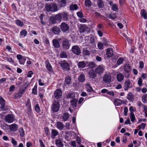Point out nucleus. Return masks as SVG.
I'll return each mask as SVG.
<instances>
[{
    "mask_svg": "<svg viewBox=\"0 0 147 147\" xmlns=\"http://www.w3.org/2000/svg\"><path fill=\"white\" fill-rule=\"evenodd\" d=\"M90 77L91 78H94L96 76V73L93 70H90L89 72Z\"/></svg>",
    "mask_w": 147,
    "mask_h": 147,
    "instance_id": "25",
    "label": "nucleus"
},
{
    "mask_svg": "<svg viewBox=\"0 0 147 147\" xmlns=\"http://www.w3.org/2000/svg\"><path fill=\"white\" fill-rule=\"evenodd\" d=\"M123 101L118 99H116L114 100V103L115 106H119L121 105Z\"/></svg>",
    "mask_w": 147,
    "mask_h": 147,
    "instance_id": "27",
    "label": "nucleus"
},
{
    "mask_svg": "<svg viewBox=\"0 0 147 147\" xmlns=\"http://www.w3.org/2000/svg\"><path fill=\"white\" fill-rule=\"evenodd\" d=\"M27 34V32L26 30H22L20 32V36L22 37H25L26 36Z\"/></svg>",
    "mask_w": 147,
    "mask_h": 147,
    "instance_id": "39",
    "label": "nucleus"
},
{
    "mask_svg": "<svg viewBox=\"0 0 147 147\" xmlns=\"http://www.w3.org/2000/svg\"><path fill=\"white\" fill-rule=\"evenodd\" d=\"M146 126V124L144 123H142L139 125V127L140 129H144Z\"/></svg>",
    "mask_w": 147,
    "mask_h": 147,
    "instance_id": "60",
    "label": "nucleus"
},
{
    "mask_svg": "<svg viewBox=\"0 0 147 147\" xmlns=\"http://www.w3.org/2000/svg\"><path fill=\"white\" fill-rule=\"evenodd\" d=\"M113 54V51L111 48H108L107 49L106 55L109 58L111 57Z\"/></svg>",
    "mask_w": 147,
    "mask_h": 147,
    "instance_id": "13",
    "label": "nucleus"
},
{
    "mask_svg": "<svg viewBox=\"0 0 147 147\" xmlns=\"http://www.w3.org/2000/svg\"><path fill=\"white\" fill-rule=\"evenodd\" d=\"M60 105L58 102L55 101L53 102L51 108L52 111L54 112H57L59 109Z\"/></svg>",
    "mask_w": 147,
    "mask_h": 147,
    "instance_id": "2",
    "label": "nucleus"
},
{
    "mask_svg": "<svg viewBox=\"0 0 147 147\" xmlns=\"http://www.w3.org/2000/svg\"><path fill=\"white\" fill-rule=\"evenodd\" d=\"M37 87L36 86H34L33 88L32 89V93L34 94H37Z\"/></svg>",
    "mask_w": 147,
    "mask_h": 147,
    "instance_id": "52",
    "label": "nucleus"
},
{
    "mask_svg": "<svg viewBox=\"0 0 147 147\" xmlns=\"http://www.w3.org/2000/svg\"><path fill=\"white\" fill-rule=\"evenodd\" d=\"M46 67L47 69L50 72H52L53 71L52 66L49 61H47L46 62Z\"/></svg>",
    "mask_w": 147,
    "mask_h": 147,
    "instance_id": "23",
    "label": "nucleus"
},
{
    "mask_svg": "<svg viewBox=\"0 0 147 147\" xmlns=\"http://www.w3.org/2000/svg\"><path fill=\"white\" fill-rule=\"evenodd\" d=\"M112 9L114 11H116L118 9V7L115 4H113L112 6Z\"/></svg>",
    "mask_w": 147,
    "mask_h": 147,
    "instance_id": "55",
    "label": "nucleus"
},
{
    "mask_svg": "<svg viewBox=\"0 0 147 147\" xmlns=\"http://www.w3.org/2000/svg\"><path fill=\"white\" fill-rule=\"evenodd\" d=\"M16 23L17 25L20 27H22L24 25L23 23L19 20H17L16 21Z\"/></svg>",
    "mask_w": 147,
    "mask_h": 147,
    "instance_id": "41",
    "label": "nucleus"
},
{
    "mask_svg": "<svg viewBox=\"0 0 147 147\" xmlns=\"http://www.w3.org/2000/svg\"><path fill=\"white\" fill-rule=\"evenodd\" d=\"M60 57L61 58H65L66 57V55L65 53L64 52H62L60 55Z\"/></svg>",
    "mask_w": 147,
    "mask_h": 147,
    "instance_id": "61",
    "label": "nucleus"
},
{
    "mask_svg": "<svg viewBox=\"0 0 147 147\" xmlns=\"http://www.w3.org/2000/svg\"><path fill=\"white\" fill-rule=\"evenodd\" d=\"M85 5L87 7H89L91 6V3L90 0H85Z\"/></svg>",
    "mask_w": 147,
    "mask_h": 147,
    "instance_id": "44",
    "label": "nucleus"
},
{
    "mask_svg": "<svg viewBox=\"0 0 147 147\" xmlns=\"http://www.w3.org/2000/svg\"><path fill=\"white\" fill-rule=\"evenodd\" d=\"M142 102L144 103H146L147 102V94H144L142 95Z\"/></svg>",
    "mask_w": 147,
    "mask_h": 147,
    "instance_id": "31",
    "label": "nucleus"
},
{
    "mask_svg": "<svg viewBox=\"0 0 147 147\" xmlns=\"http://www.w3.org/2000/svg\"><path fill=\"white\" fill-rule=\"evenodd\" d=\"M25 89L21 88L20 89L19 92L15 95V97L17 98H21L22 95L24 93Z\"/></svg>",
    "mask_w": 147,
    "mask_h": 147,
    "instance_id": "10",
    "label": "nucleus"
},
{
    "mask_svg": "<svg viewBox=\"0 0 147 147\" xmlns=\"http://www.w3.org/2000/svg\"><path fill=\"white\" fill-rule=\"evenodd\" d=\"M52 43L53 45L55 47L58 48L59 47L60 44L57 40L56 39H53L52 40Z\"/></svg>",
    "mask_w": 147,
    "mask_h": 147,
    "instance_id": "22",
    "label": "nucleus"
},
{
    "mask_svg": "<svg viewBox=\"0 0 147 147\" xmlns=\"http://www.w3.org/2000/svg\"><path fill=\"white\" fill-rule=\"evenodd\" d=\"M107 93V94L111 96H113L114 95V92L112 90L109 91L108 90Z\"/></svg>",
    "mask_w": 147,
    "mask_h": 147,
    "instance_id": "58",
    "label": "nucleus"
},
{
    "mask_svg": "<svg viewBox=\"0 0 147 147\" xmlns=\"http://www.w3.org/2000/svg\"><path fill=\"white\" fill-rule=\"evenodd\" d=\"M87 66L89 67L90 68H93L94 67L95 64L94 63L92 62H88L87 63Z\"/></svg>",
    "mask_w": 147,
    "mask_h": 147,
    "instance_id": "50",
    "label": "nucleus"
},
{
    "mask_svg": "<svg viewBox=\"0 0 147 147\" xmlns=\"http://www.w3.org/2000/svg\"><path fill=\"white\" fill-rule=\"evenodd\" d=\"M116 78L118 82H121L123 80L124 76L122 74L119 73L117 74Z\"/></svg>",
    "mask_w": 147,
    "mask_h": 147,
    "instance_id": "18",
    "label": "nucleus"
},
{
    "mask_svg": "<svg viewBox=\"0 0 147 147\" xmlns=\"http://www.w3.org/2000/svg\"><path fill=\"white\" fill-rule=\"evenodd\" d=\"M61 15V13L57 14L55 16V18L56 20L58 21H61L62 19Z\"/></svg>",
    "mask_w": 147,
    "mask_h": 147,
    "instance_id": "40",
    "label": "nucleus"
},
{
    "mask_svg": "<svg viewBox=\"0 0 147 147\" xmlns=\"http://www.w3.org/2000/svg\"><path fill=\"white\" fill-rule=\"evenodd\" d=\"M11 143L14 145L16 146L17 145V142L13 138H12L11 139Z\"/></svg>",
    "mask_w": 147,
    "mask_h": 147,
    "instance_id": "59",
    "label": "nucleus"
},
{
    "mask_svg": "<svg viewBox=\"0 0 147 147\" xmlns=\"http://www.w3.org/2000/svg\"><path fill=\"white\" fill-rule=\"evenodd\" d=\"M51 136L53 137H54L55 136H56L58 134V131L54 129H53L51 130Z\"/></svg>",
    "mask_w": 147,
    "mask_h": 147,
    "instance_id": "35",
    "label": "nucleus"
},
{
    "mask_svg": "<svg viewBox=\"0 0 147 147\" xmlns=\"http://www.w3.org/2000/svg\"><path fill=\"white\" fill-rule=\"evenodd\" d=\"M98 5L99 7H102L104 5L103 1L102 0H99L98 1Z\"/></svg>",
    "mask_w": 147,
    "mask_h": 147,
    "instance_id": "48",
    "label": "nucleus"
},
{
    "mask_svg": "<svg viewBox=\"0 0 147 147\" xmlns=\"http://www.w3.org/2000/svg\"><path fill=\"white\" fill-rule=\"evenodd\" d=\"M78 7L76 4H72L69 6V8L71 10H74L78 9Z\"/></svg>",
    "mask_w": 147,
    "mask_h": 147,
    "instance_id": "33",
    "label": "nucleus"
},
{
    "mask_svg": "<svg viewBox=\"0 0 147 147\" xmlns=\"http://www.w3.org/2000/svg\"><path fill=\"white\" fill-rule=\"evenodd\" d=\"M33 74V73L32 71H29L27 74V76L28 77H31L32 76V75Z\"/></svg>",
    "mask_w": 147,
    "mask_h": 147,
    "instance_id": "64",
    "label": "nucleus"
},
{
    "mask_svg": "<svg viewBox=\"0 0 147 147\" xmlns=\"http://www.w3.org/2000/svg\"><path fill=\"white\" fill-rule=\"evenodd\" d=\"M69 114L67 113H65L63 116V119L64 121L67 120L69 117Z\"/></svg>",
    "mask_w": 147,
    "mask_h": 147,
    "instance_id": "42",
    "label": "nucleus"
},
{
    "mask_svg": "<svg viewBox=\"0 0 147 147\" xmlns=\"http://www.w3.org/2000/svg\"><path fill=\"white\" fill-rule=\"evenodd\" d=\"M77 100L76 98H74L70 101L71 105L70 107L74 108L77 106Z\"/></svg>",
    "mask_w": 147,
    "mask_h": 147,
    "instance_id": "19",
    "label": "nucleus"
},
{
    "mask_svg": "<svg viewBox=\"0 0 147 147\" xmlns=\"http://www.w3.org/2000/svg\"><path fill=\"white\" fill-rule=\"evenodd\" d=\"M66 0H57L59 3L62 6H64L66 3Z\"/></svg>",
    "mask_w": 147,
    "mask_h": 147,
    "instance_id": "46",
    "label": "nucleus"
},
{
    "mask_svg": "<svg viewBox=\"0 0 147 147\" xmlns=\"http://www.w3.org/2000/svg\"><path fill=\"white\" fill-rule=\"evenodd\" d=\"M44 92V91L42 90H39L38 92L39 96L40 98L42 100V98L43 97Z\"/></svg>",
    "mask_w": 147,
    "mask_h": 147,
    "instance_id": "38",
    "label": "nucleus"
},
{
    "mask_svg": "<svg viewBox=\"0 0 147 147\" xmlns=\"http://www.w3.org/2000/svg\"><path fill=\"white\" fill-rule=\"evenodd\" d=\"M35 111L37 112H39L40 111L39 106L38 105H36L35 107Z\"/></svg>",
    "mask_w": 147,
    "mask_h": 147,
    "instance_id": "57",
    "label": "nucleus"
},
{
    "mask_svg": "<svg viewBox=\"0 0 147 147\" xmlns=\"http://www.w3.org/2000/svg\"><path fill=\"white\" fill-rule=\"evenodd\" d=\"M45 8L47 11L55 12L58 10L57 4L55 3H47L45 6Z\"/></svg>",
    "mask_w": 147,
    "mask_h": 147,
    "instance_id": "1",
    "label": "nucleus"
},
{
    "mask_svg": "<svg viewBox=\"0 0 147 147\" xmlns=\"http://www.w3.org/2000/svg\"><path fill=\"white\" fill-rule=\"evenodd\" d=\"M62 44L64 49H67L69 48L70 44L69 43L67 40L65 39L63 40L62 42Z\"/></svg>",
    "mask_w": 147,
    "mask_h": 147,
    "instance_id": "15",
    "label": "nucleus"
},
{
    "mask_svg": "<svg viewBox=\"0 0 147 147\" xmlns=\"http://www.w3.org/2000/svg\"><path fill=\"white\" fill-rule=\"evenodd\" d=\"M87 39H89V42L91 43H93L94 42V39L93 36L90 37L89 36H86L85 37V39L87 40Z\"/></svg>",
    "mask_w": 147,
    "mask_h": 147,
    "instance_id": "37",
    "label": "nucleus"
},
{
    "mask_svg": "<svg viewBox=\"0 0 147 147\" xmlns=\"http://www.w3.org/2000/svg\"><path fill=\"white\" fill-rule=\"evenodd\" d=\"M130 84V81L129 80H127L125 81L124 86V88L125 90H127L129 88Z\"/></svg>",
    "mask_w": 147,
    "mask_h": 147,
    "instance_id": "21",
    "label": "nucleus"
},
{
    "mask_svg": "<svg viewBox=\"0 0 147 147\" xmlns=\"http://www.w3.org/2000/svg\"><path fill=\"white\" fill-rule=\"evenodd\" d=\"M142 80L141 78H139L138 81V84L140 86H142Z\"/></svg>",
    "mask_w": 147,
    "mask_h": 147,
    "instance_id": "63",
    "label": "nucleus"
},
{
    "mask_svg": "<svg viewBox=\"0 0 147 147\" xmlns=\"http://www.w3.org/2000/svg\"><path fill=\"white\" fill-rule=\"evenodd\" d=\"M86 90L88 92H91L92 90V88L89 84H87L86 85Z\"/></svg>",
    "mask_w": 147,
    "mask_h": 147,
    "instance_id": "49",
    "label": "nucleus"
},
{
    "mask_svg": "<svg viewBox=\"0 0 147 147\" xmlns=\"http://www.w3.org/2000/svg\"><path fill=\"white\" fill-rule=\"evenodd\" d=\"M111 77L109 74H105L103 77V81L106 83H109L111 81Z\"/></svg>",
    "mask_w": 147,
    "mask_h": 147,
    "instance_id": "4",
    "label": "nucleus"
},
{
    "mask_svg": "<svg viewBox=\"0 0 147 147\" xmlns=\"http://www.w3.org/2000/svg\"><path fill=\"white\" fill-rule=\"evenodd\" d=\"M141 15L143 16L144 19H147V13L146 11L144 9H142L141 10Z\"/></svg>",
    "mask_w": 147,
    "mask_h": 147,
    "instance_id": "34",
    "label": "nucleus"
},
{
    "mask_svg": "<svg viewBox=\"0 0 147 147\" xmlns=\"http://www.w3.org/2000/svg\"><path fill=\"white\" fill-rule=\"evenodd\" d=\"M64 125L63 124L59 121L57 122L56 127L60 131L62 130L64 128Z\"/></svg>",
    "mask_w": 147,
    "mask_h": 147,
    "instance_id": "17",
    "label": "nucleus"
},
{
    "mask_svg": "<svg viewBox=\"0 0 147 147\" xmlns=\"http://www.w3.org/2000/svg\"><path fill=\"white\" fill-rule=\"evenodd\" d=\"M26 60V59L25 58H23L19 60V62L21 65H24Z\"/></svg>",
    "mask_w": 147,
    "mask_h": 147,
    "instance_id": "53",
    "label": "nucleus"
},
{
    "mask_svg": "<svg viewBox=\"0 0 147 147\" xmlns=\"http://www.w3.org/2000/svg\"><path fill=\"white\" fill-rule=\"evenodd\" d=\"M55 144L57 147H63V144L61 141L59 139H57L55 140Z\"/></svg>",
    "mask_w": 147,
    "mask_h": 147,
    "instance_id": "28",
    "label": "nucleus"
},
{
    "mask_svg": "<svg viewBox=\"0 0 147 147\" xmlns=\"http://www.w3.org/2000/svg\"><path fill=\"white\" fill-rule=\"evenodd\" d=\"M78 80L79 81L82 82L85 80V76L83 74H81L79 76L78 78Z\"/></svg>",
    "mask_w": 147,
    "mask_h": 147,
    "instance_id": "32",
    "label": "nucleus"
},
{
    "mask_svg": "<svg viewBox=\"0 0 147 147\" xmlns=\"http://www.w3.org/2000/svg\"><path fill=\"white\" fill-rule=\"evenodd\" d=\"M130 118L131 121L134 122L135 120V117L134 113L131 112L130 113Z\"/></svg>",
    "mask_w": 147,
    "mask_h": 147,
    "instance_id": "43",
    "label": "nucleus"
},
{
    "mask_svg": "<svg viewBox=\"0 0 147 147\" xmlns=\"http://www.w3.org/2000/svg\"><path fill=\"white\" fill-rule=\"evenodd\" d=\"M124 61V59L123 58H119L117 61V63L118 65H119L122 63Z\"/></svg>",
    "mask_w": 147,
    "mask_h": 147,
    "instance_id": "47",
    "label": "nucleus"
},
{
    "mask_svg": "<svg viewBox=\"0 0 147 147\" xmlns=\"http://www.w3.org/2000/svg\"><path fill=\"white\" fill-rule=\"evenodd\" d=\"M62 95V91L59 89L56 90L54 93V97L57 99L60 98L61 97Z\"/></svg>",
    "mask_w": 147,
    "mask_h": 147,
    "instance_id": "9",
    "label": "nucleus"
},
{
    "mask_svg": "<svg viewBox=\"0 0 147 147\" xmlns=\"http://www.w3.org/2000/svg\"><path fill=\"white\" fill-rule=\"evenodd\" d=\"M5 125L6 126H7V127L9 129L10 131H16L18 128V125L15 123L13 124L10 125H8L5 124Z\"/></svg>",
    "mask_w": 147,
    "mask_h": 147,
    "instance_id": "6",
    "label": "nucleus"
},
{
    "mask_svg": "<svg viewBox=\"0 0 147 147\" xmlns=\"http://www.w3.org/2000/svg\"><path fill=\"white\" fill-rule=\"evenodd\" d=\"M127 98L131 102H133L134 100L133 95L131 93H129L127 95Z\"/></svg>",
    "mask_w": 147,
    "mask_h": 147,
    "instance_id": "26",
    "label": "nucleus"
},
{
    "mask_svg": "<svg viewBox=\"0 0 147 147\" xmlns=\"http://www.w3.org/2000/svg\"><path fill=\"white\" fill-rule=\"evenodd\" d=\"M71 77L68 76L66 77L65 80V84H69L71 83Z\"/></svg>",
    "mask_w": 147,
    "mask_h": 147,
    "instance_id": "30",
    "label": "nucleus"
},
{
    "mask_svg": "<svg viewBox=\"0 0 147 147\" xmlns=\"http://www.w3.org/2000/svg\"><path fill=\"white\" fill-rule=\"evenodd\" d=\"M128 111V109L127 107H125L124 108V115L125 116L127 115V112Z\"/></svg>",
    "mask_w": 147,
    "mask_h": 147,
    "instance_id": "62",
    "label": "nucleus"
},
{
    "mask_svg": "<svg viewBox=\"0 0 147 147\" xmlns=\"http://www.w3.org/2000/svg\"><path fill=\"white\" fill-rule=\"evenodd\" d=\"M62 18H63L64 20H67V14L65 12L61 13Z\"/></svg>",
    "mask_w": 147,
    "mask_h": 147,
    "instance_id": "45",
    "label": "nucleus"
},
{
    "mask_svg": "<svg viewBox=\"0 0 147 147\" xmlns=\"http://www.w3.org/2000/svg\"><path fill=\"white\" fill-rule=\"evenodd\" d=\"M104 70L103 66L101 65H100L96 68L95 72L98 74H102L103 73Z\"/></svg>",
    "mask_w": 147,
    "mask_h": 147,
    "instance_id": "11",
    "label": "nucleus"
},
{
    "mask_svg": "<svg viewBox=\"0 0 147 147\" xmlns=\"http://www.w3.org/2000/svg\"><path fill=\"white\" fill-rule=\"evenodd\" d=\"M72 51L73 53L78 55L81 53V50L80 48L77 45L73 46L72 48Z\"/></svg>",
    "mask_w": 147,
    "mask_h": 147,
    "instance_id": "5",
    "label": "nucleus"
},
{
    "mask_svg": "<svg viewBox=\"0 0 147 147\" xmlns=\"http://www.w3.org/2000/svg\"><path fill=\"white\" fill-rule=\"evenodd\" d=\"M60 65L63 70H68L69 69V65L66 61H63L61 62Z\"/></svg>",
    "mask_w": 147,
    "mask_h": 147,
    "instance_id": "8",
    "label": "nucleus"
},
{
    "mask_svg": "<svg viewBox=\"0 0 147 147\" xmlns=\"http://www.w3.org/2000/svg\"><path fill=\"white\" fill-rule=\"evenodd\" d=\"M5 119L8 123H12L14 120V117L13 115L9 114L5 117Z\"/></svg>",
    "mask_w": 147,
    "mask_h": 147,
    "instance_id": "7",
    "label": "nucleus"
},
{
    "mask_svg": "<svg viewBox=\"0 0 147 147\" xmlns=\"http://www.w3.org/2000/svg\"><path fill=\"white\" fill-rule=\"evenodd\" d=\"M66 97L67 98H75V94L72 92L71 93H67L66 95Z\"/></svg>",
    "mask_w": 147,
    "mask_h": 147,
    "instance_id": "20",
    "label": "nucleus"
},
{
    "mask_svg": "<svg viewBox=\"0 0 147 147\" xmlns=\"http://www.w3.org/2000/svg\"><path fill=\"white\" fill-rule=\"evenodd\" d=\"M0 104L1 105L0 109L1 110H4V106L5 104V100L2 98L0 100Z\"/></svg>",
    "mask_w": 147,
    "mask_h": 147,
    "instance_id": "29",
    "label": "nucleus"
},
{
    "mask_svg": "<svg viewBox=\"0 0 147 147\" xmlns=\"http://www.w3.org/2000/svg\"><path fill=\"white\" fill-rule=\"evenodd\" d=\"M78 26L79 27L80 32L83 33L87 29L88 27L85 25H82L78 24Z\"/></svg>",
    "mask_w": 147,
    "mask_h": 147,
    "instance_id": "12",
    "label": "nucleus"
},
{
    "mask_svg": "<svg viewBox=\"0 0 147 147\" xmlns=\"http://www.w3.org/2000/svg\"><path fill=\"white\" fill-rule=\"evenodd\" d=\"M103 39L105 40V41L103 43H102L101 42H99L98 43L97 47L99 49H103L104 48L103 45H106L107 44V40L105 38H103Z\"/></svg>",
    "mask_w": 147,
    "mask_h": 147,
    "instance_id": "16",
    "label": "nucleus"
},
{
    "mask_svg": "<svg viewBox=\"0 0 147 147\" xmlns=\"http://www.w3.org/2000/svg\"><path fill=\"white\" fill-rule=\"evenodd\" d=\"M45 133L47 136L49 135V131L48 127H46L45 128Z\"/></svg>",
    "mask_w": 147,
    "mask_h": 147,
    "instance_id": "56",
    "label": "nucleus"
},
{
    "mask_svg": "<svg viewBox=\"0 0 147 147\" xmlns=\"http://www.w3.org/2000/svg\"><path fill=\"white\" fill-rule=\"evenodd\" d=\"M87 61H82L79 62L78 64V67L79 68H83L85 67H87Z\"/></svg>",
    "mask_w": 147,
    "mask_h": 147,
    "instance_id": "14",
    "label": "nucleus"
},
{
    "mask_svg": "<svg viewBox=\"0 0 147 147\" xmlns=\"http://www.w3.org/2000/svg\"><path fill=\"white\" fill-rule=\"evenodd\" d=\"M130 67L128 64H126L125 65L124 67V71L125 72H129L130 70Z\"/></svg>",
    "mask_w": 147,
    "mask_h": 147,
    "instance_id": "36",
    "label": "nucleus"
},
{
    "mask_svg": "<svg viewBox=\"0 0 147 147\" xmlns=\"http://www.w3.org/2000/svg\"><path fill=\"white\" fill-rule=\"evenodd\" d=\"M110 17L111 19H114L116 18V16L115 13H111L110 15Z\"/></svg>",
    "mask_w": 147,
    "mask_h": 147,
    "instance_id": "54",
    "label": "nucleus"
},
{
    "mask_svg": "<svg viewBox=\"0 0 147 147\" xmlns=\"http://www.w3.org/2000/svg\"><path fill=\"white\" fill-rule=\"evenodd\" d=\"M19 132L20 134V136L23 137L24 135V132L23 129L21 128L19 129Z\"/></svg>",
    "mask_w": 147,
    "mask_h": 147,
    "instance_id": "51",
    "label": "nucleus"
},
{
    "mask_svg": "<svg viewBox=\"0 0 147 147\" xmlns=\"http://www.w3.org/2000/svg\"><path fill=\"white\" fill-rule=\"evenodd\" d=\"M52 31L55 34H58L59 33L60 30L59 27L57 26H54L52 29Z\"/></svg>",
    "mask_w": 147,
    "mask_h": 147,
    "instance_id": "24",
    "label": "nucleus"
},
{
    "mask_svg": "<svg viewBox=\"0 0 147 147\" xmlns=\"http://www.w3.org/2000/svg\"><path fill=\"white\" fill-rule=\"evenodd\" d=\"M60 27L61 30L63 32H65L69 30V26L65 22H62L60 25Z\"/></svg>",
    "mask_w": 147,
    "mask_h": 147,
    "instance_id": "3",
    "label": "nucleus"
}]
</instances>
